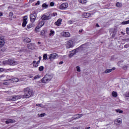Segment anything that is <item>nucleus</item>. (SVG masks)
Segmentation results:
<instances>
[{"label":"nucleus","mask_w":129,"mask_h":129,"mask_svg":"<svg viewBox=\"0 0 129 129\" xmlns=\"http://www.w3.org/2000/svg\"><path fill=\"white\" fill-rule=\"evenodd\" d=\"M3 64L4 65H10L11 66H15V65H17L18 61H16L13 59H9L3 61Z\"/></svg>","instance_id":"nucleus-1"},{"label":"nucleus","mask_w":129,"mask_h":129,"mask_svg":"<svg viewBox=\"0 0 129 129\" xmlns=\"http://www.w3.org/2000/svg\"><path fill=\"white\" fill-rule=\"evenodd\" d=\"M32 91L30 88H27L24 89V95L23 96V98H29L32 96Z\"/></svg>","instance_id":"nucleus-2"},{"label":"nucleus","mask_w":129,"mask_h":129,"mask_svg":"<svg viewBox=\"0 0 129 129\" xmlns=\"http://www.w3.org/2000/svg\"><path fill=\"white\" fill-rule=\"evenodd\" d=\"M36 18H37V11H34L30 15L31 23H34L36 21Z\"/></svg>","instance_id":"nucleus-3"},{"label":"nucleus","mask_w":129,"mask_h":129,"mask_svg":"<svg viewBox=\"0 0 129 129\" xmlns=\"http://www.w3.org/2000/svg\"><path fill=\"white\" fill-rule=\"evenodd\" d=\"M26 76H23L22 79H18L17 78H13L12 79H10V81L12 82H19V81H24L26 79Z\"/></svg>","instance_id":"nucleus-4"},{"label":"nucleus","mask_w":129,"mask_h":129,"mask_svg":"<svg viewBox=\"0 0 129 129\" xmlns=\"http://www.w3.org/2000/svg\"><path fill=\"white\" fill-rule=\"evenodd\" d=\"M50 19H51V15L49 13H46V15H43L41 17L42 21H47V20H50Z\"/></svg>","instance_id":"nucleus-5"},{"label":"nucleus","mask_w":129,"mask_h":129,"mask_svg":"<svg viewBox=\"0 0 129 129\" xmlns=\"http://www.w3.org/2000/svg\"><path fill=\"white\" fill-rule=\"evenodd\" d=\"M21 99V96H13L8 97L9 100L12 101H16V100H18V99Z\"/></svg>","instance_id":"nucleus-6"},{"label":"nucleus","mask_w":129,"mask_h":129,"mask_svg":"<svg viewBox=\"0 0 129 129\" xmlns=\"http://www.w3.org/2000/svg\"><path fill=\"white\" fill-rule=\"evenodd\" d=\"M50 60H54V59H57L59 57L58 54L57 53H52L48 55Z\"/></svg>","instance_id":"nucleus-7"},{"label":"nucleus","mask_w":129,"mask_h":129,"mask_svg":"<svg viewBox=\"0 0 129 129\" xmlns=\"http://www.w3.org/2000/svg\"><path fill=\"white\" fill-rule=\"evenodd\" d=\"M69 6L68 3H63L59 6V10H66Z\"/></svg>","instance_id":"nucleus-8"},{"label":"nucleus","mask_w":129,"mask_h":129,"mask_svg":"<svg viewBox=\"0 0 129 129\" xmlns=\"http://www.w3.org/2000/svg\"><path fill=\"white\" fill-rule=\"evenodd\" d=\"M28 20V17L27 16H24L23 18V22L22 23V27L23 28H25L26 26H27V24H28V21H27Z\"/></svg>","instance_id":"nucleus-9"},{"label":"nucleus","mask_w":129,"mask_h":129,"mask_svg":"<svg viewBox=\"0 0 129 129\" xmlns=\"http://www.w3.org/2000/svg\"><path fill=\"white\" fill-rule=\"evenodd\" d=\"M5 45V37L4 36H1L0 37V48L3 47Z\"/></svg>","instance_id":"nucleus-10"},{"label":"nucleus","mask_w":129,"mask_h":129,"mask_svg":"<svg viewBox=\"0 0 129 129\" xmlns=\"http://www.w3.org/2000/svg\"><path fill=\"white\" fill-rule=\"evenodd\" d=\"M27 47L28 49H30L31 50H34L36 47V45L34 43H30L27 45Z\"/></svg>","instance_id":"nucleus-11"},{"label":"nucleus","mask_w":129,"mask_h":129,"mask_svg":"<svg viewBox=\"0 0 129 129\" xmlns=\"http://www.w3.org/2000/svg\"><path fill=\"white\" fill-rule=\"evenodd\" d=\"M61 36H62V37H70V33L67 31H63L61 33Z\"/></svg>","instance_id":"nucleus-12"},{"label":"nucleus","mask_w":129,"mask_h":129,"mask_svg":"<svg viewBox=\"0 0 129 129\" xmlns=\"http://www.w3.org/2000/svg\"><path fill=\"white\" fill-rule=\"evenodd\" d=\"M77 53V49H74L72 51H70L69 53L70 58H71L72 56H74V55H75V54Z\"/></svg>","instance_id":"nucleus-13"},{"label":"nucleus","mask_w":129,"mask_h":129,"mask_svg":"<svg viewBox=\"0 0 129 129\" xmlns=\"http://www.w3.org/2000/svg\"><path fill=\"white\" fill-rule=\"evenodd\" d=\"M67 48L69 49V48H72L73 47V41L72 40H70L68 42Z\"/></svg>","instance_id":"nucleus-14"},{"label":"nucleus","mask_w":129,"mask_h":129,"mask_svg":"<svg viewBox=\"0 0 129 129\" xmlns=\"http://www.w3.org/2000/svg\"><path fill=\"white\" fill-rule=\"evenodd\" d=\"M61 23H62V19L59 18L57 20L56 22L54 23V25L57 27H59V26L61 25Z\"/></svg>","instance_id":"nucleus-15"},{"label":"nucleus","mask_w":129,"mask_h":129,"mask_svg":"<svg viewBox=\"0 0 129 129\" xmlns=\"http://www.w3.org/2000/svg\"><path fill=\"white\" fill-rule=\"evenodd\" d=\"M122 121V119H121V118H119L115 120L114 123H115V124H117V125L120 124V123H121Z\"/></svg>","instance_id":"nucleus-16"},{"label":"nucleus","mask_w":129,"mask_h":129,"mask_svg":"<svg viewBox=\"0 0 129 129\" xmlns=\"http://www.w3.org/2000/svg\"><path fill=\"white\" fill-rule=\"evenodd\" d=\"M113 70H115V68L107 69L104 72V73H105V74H107L108 73H110V72H112V71H113Z\"/></svg>","instance_id":"nucleus-17"},{"label":"nucleus","mask_w":129,"mask_h":129,"mask_svg":"<svg viewBox=\"0 0 129 129\" xmlns=\"http://www.w3.org/2000/svg\"><path fill=\"white\" fill-rule=\"evenodd\" d=\"M39 64H40V60H38L37 62L36 61V60H34L32 62L33 67H35L36 68H37V67L39 66Z\"/></svg>","instance_id":"nucleus-18"},{"label":"nucleus","mask_w":129,"mask_h":129,"mask_svg":"<svg viewBox=\"0 0 129 129\" xmlns=\"http://www.w3.org/2000/svg\"><path fill=\"white\" fill-rule=\"evenodd\" d=\"M46 78H47V80L48 81H50L53 78V77L54 76L53 74H47L45 75Z\"/></svg>","instance_id":"nucleus-19"},{"label":"nucleus","mask_w":129,"mask_h":129,"mask_svg":"<svg viewBox=\"0 0 129 129\" xmlns=\"http://www.w3.org/2000/svg\"><path fill=\"white\" fill-rule=\"evenodd\" d=\"M41 82L42 83H47V82H49V81L48 79L47 78V77L45 76L43 79H41Z\"/></svg>","instance_id":"nucleus-20"},{"label":"nucleus","mask_w":129,"mask_h":129,"mask_svg":"<svg viewBox=\"0 0 129 129\" xmlns=\"http://www.w3.org/2000/svg\"><path fill=\"white\" fill-rule=\"evenodd\" d=\"M45 25V22L43 21V20H41V21H40V22L39 23L38 25V27L39 28H42V26Z\"/></svg>","instance_id":"nucleus-21"},{"label":"nucleus","mask_w":129,"mask_h":129,"mask_svg":"<svg viewBox=\"0 0 129 129\" xmlns=\"http://www.w3.org/2000/svg\"><path fill=\"white\" fill-rule=\"evenodd\" d=\"M54 35H55V31L53 30H50L49 34V37H53Z\"/></svg>","instance_id":"nucleus-22"},{"label":"nucleus","mask_w":129,"mask_h":129,"mask_svg":"<svg viewBox=\"0 0 129 129\" xmlns=\"http://www.w3.org/2000/svg\"><path fill=\"white\" fill-rule=\"evenodd\" d=\"M45 33V30H41V34H40L41 37H45L46 36V34Z\"/></svg>","instance_id":"nucleus-23"},{"label":"nucleus","mask_w":129,"mask_h":129,"mask_svg":"<svg viewBox=\"0 0 129 129\" xmlns=\"http://www.w3.org/2000/svg\"><path fill=\"white\" fill-rule=\"evenodd\" d=\"M125 98L126 99V100H129V92L125 93Z\"/></svg>","instance_id":"nucleus-24"},{"label":"nucleus","mask_w":129,"mask_h":129,"mask_svg":"<svg viewBox=\"0 0 129 129\" xmlns=\"http://www.w3.org/2000/svg\"><path fill=\"white\" fill-rule=\"evenodd\" d=\"M82 114H77L75 115L74 118L75 119H76V118H80V117H82Z\"/></svg>","instance_id":"nucleus-25"},{"label":"nucleus","mask_w":129,"mask_h":129,"mask_svg":"<svg viewBox=\"0 0 129 129\" xmlns=\"http://www.w3.org/2000/svg\"><path fill=\"white\" fill-rule=\"evenodd\" d=\"M24 42H26V43H30V42H31V39L28 37H26L24 39Z\"/></svg>","instance_id":"nucleus-26"},{"label":"nucleus","mask_w":129,"mask_h":129,"mask_svg":"<svg viewBox=\"0 0 129 129\" xmlns=\"http://www.w3.org/2000/svg\"><path fill=\"white\" fill-rule=\"evenodd\" d=\"M78 2L81 4H86L87 3L86 0H78Z\"/></svg>","instance_id":"nucleus-27"},{"label":"nucleus","mask_w":129,"mask_h":129,"mask_svg":"<svg viewBox=\"0 0 129 129\" xmlns=\"http://www.w3.org/2000/svg\"><path fill=\"white\" fill-rule=\"evenodd\" d=\"M39 78H41V75H37L36 76H35L34 77V79L35 80H37V79H39Z\"/></svg>","instance_id":"nucleus-28"},{"label":"nucleus","mask_w":129,"mask_h":129,"mask_svg":"<svg viewBox=\"0 0 129 129\" xmlns=\"http://www.w3.org/2000/svg\"><path fill=\"white\" fill-rule=\"evenodd\" d=\"M49 15H51V18H52V17H56V16H57V14L56 12L53 13L52 14H50Z\"/></svg>","instance_id":"nucleus-29"},{"label":"nucleus","mask_w":129,"mask_h":129,"mask_svg":"<svg viewBox=\"0 0 129 129\" xmlns=\"http://www.w3.org/2000/svg\"><path fill=\"white\" fill-rule=\"evenodd\" d=\"M75 22V21H74L73 19H72V20H69L68 21V25H72V24L73 23H74Z\"/></svg>","instance_id":"nucleus-30"},{"label":"nucleus","mask_w":129,"mask_h":129,"mask_svg":"<svg viewBox=\"0 0 129 129\" xmlns=\"http://www.w3.org/2000/svg\"><path fill=\"white\" fill-rule=\"evenodd\" d=\"M112 95L113 97H116L117 96V93L115 92V91H113L112 93Z\"/></svg>","instance_id":"nucleus-31"},{"label":"nucleus","mask_w":129,"mask_h":129,"mask_svg":"<svg viewBox=\"0 0 129 129\" xmlns=\"http://www.w3.org/2000/svg\"><path fill=\"white\" fill-rule=\"evenodd\" d=\"M43 60H47V58H48V54H44L43 56Z\"/></svg>","instance_id":"nucleus-32"},{"label":"nucleus","mask_w":129,"mask_h":129,"mask_svg":"<svg viewBox=\"0 0 129 129\" xmlns=\"http://www.w3.org/2000/svg\"><path fill=\"white\" fill-rule=\"evenodd\" d=\"M88 45V43H86L85 44L81 45V47H82V48H88V47H87Z\"/></svg>","instance_id":"nucleus-33"},{"label":"nucleus","mask_w":129,"mask_h":129,"mask_svg":"<svg viewBox=\"0 0 129 129\" xmlns=\"http://www.w3.org/2000/svg\"><path fill=\"white\" fill-rule=\"evenodd\" d=\"M42 8H44V9H47V8H48V5L46 4H43L42 5Z\"/></svg>","instance_id":"nucleus-34"},{"label":"nucleus","mask_w":129,"mask_h":129,"mask_svg":"<svg viewBox=\"0 0 129 129\" xmlns=\"http://www.w3.org/2000/svg\"><path fill=\"white\" fill-rule=\"evenodd\" d=\"M38 70H39V71H40V72L43 71V70H44V67H43V66H40V67L39 68Z\"/></svg>","instance_id":"nucleus-35"},{"label":"nucleus","mask_w":129,"mask_h":129,"mask_svg":"<svg viewBox=\"0 0 129 129\" xmlns=\"http://www.w3.org/2000/svg\"><path fill=\"white\" fill-rule=\"evenodd\" d=\"M116 112H118V113H122V112H123V111L120 109H116Z\"/></svg>","instance_id":"nucleus-36"},{"label":"nucleus","mask_w":129,"mask_h":129,"mask_svg":"<svg viewBox=\"0 0 129 129\" xmlns=\"http://www.w3.org/2000/svg\"><path fill=\"white\" fill-rule=\"evenodd\" d=\"M11 122H13V120L9 119L6 121V123H7V124H9V123H10Z\"/></svg>","instance_id":"nucleus-37"},{"label":"nucleus","mask_w":129,"mask_h":129,"mask_svg":"<svg viewBox=\"0 0 129 129\" xmlns=\"http://www.w3.org/2000/svg\"><path fill=\"white\" fill-rule=\"evenodd\" d=\"M116 7H117L118 8H119V7H121V3H119V2H117V3L116 4Z\"/></svg>","instance_id":"nucleus-38"},{"label":"nucleus","mask_w":129,"mask_h":129,"mask_svg":"<svg viewBox=\"0 0 129 129\" xmlns=\"http://www.w3.org/2000/svg\"><path fill=\"white\" fill-rule=\"evenodd\" d=\"M129 68V64H126L123 67V69H124L125 70V69H127V68Z\"/></svg>","instance_id":"nucleus-39"},{"label":"nucleus","mask_w":129,"mask_h":129,"mask_svg":"<svg viewBox=\"0 0 129 129\" xmlns=\"http://www.w3.org/2000/svg\"><path fill=\"white\" fill-rule=\"evenodd\" d=\"M5 77H6V75H0V80L3 79V78H5Z\"/></svg>","instance_id":"nucleus-40"},{"label":"nucleus","mask_w":129,"mask_h":129,"mask_svg":"<svg viewBox=\"0 0 129 129\" xmlns=\"http://www.w3.org/2000/svg\"><path fill=\"white\" fill-rule=\"evenodd\" d=\"M76 69L78 72H80L81 70H80V67L79 66L76 67Z\"/></svg>","instance_id":"nucleus-41"},{"label":"nucleus","mask_w":129,"mask_h":129,"mask_svg":"<svg viewBox=\"0 0 129 129\" xmlns=\"http://www.w3.org/2000/svg\"><path fill=\"white\" fill-rule=\"evenodd\" d=\"M33 27V25L32 24H28L27 25L28 29H31V28Z\"/></svg>","instance_id":"nucleus-42"},{"label":"nucleus","mask_w":129,"mask_h":129,"mask_svg":"<svg viewBox=\"0 0 129 129\" xmlns=\"http://www.w3.org/2000/svg\"><path fill=\"white\" fill-rule=\"evenodd\" d=\"M36 105V106H39V107H44V106L41 104H37Z\"/></svg>","instance_id":"nucleus-43"},{"label":"nucleus","mask_w":129,"mask_h":129,"mask_svg":"<svg viewBox=\"0 0 129 129\" xmlns=\"http://www.w3.org/2000/svg\"><path fill=\"white\" fill-rule=\"evenodd\" d=\"M126 34H127V35H129V28H128V27H127L126 28Z\"/></svg>","instance_id":"nucleus-44"},{"label":"nucleus","mask_w":129,"mask_h":129,"mask_svg":"<svg viewBox=\"0 0 129 129\" xmlns=\"http://www.w3.org/2000/svg\"><path fill=\"white\" fill-rule=\"evenodd\" d=\"M4 85H9L10 84V83L9 82H5L3 83Z\"/></svg>","instance_id":"nucleus-45"},{"label":"nucleus","mask_w":129,"mask_h":129,"mask_svg":"<svg viewBox=\"0 0 129 129\" xmlns=\"http://www.w3.org/2000/svg\"><path fill=\"white\" fill-rule=\"evenodd\" d=\"M45 115H46V114H45V113H42V114H41L40 115V117H43V116H45Z\"/></svg>","instance_id":"nucleus-46"},{"label":"nucleus","mask_w":129,"mask_h":129,"mask_svg":"<svg viewBox=\"0 0 129 129\" xmlns=\"http://www.w3.org/2000/svg\"><path fill=\"white\" fill-rule=\"evenodd\" d=\"M54 3L53 2H51L50 4V7H54Z\"/></svg>","instance_id":"nucleus-47"},{"label":"nucleus","mask_w":129,"mask_h":129,"mask_svg":"<svg viewBox=\"0 0 129 129\" xmlns=\"http://www.w3.org/2000/svg\"><path fill=\"white\" fill-rule=\"evenodd\" d=\"M10 17H13V12H11L10 13Z\"/></svg>","instance_id":"nucleus-48"},{"label":"nucleus","mask_w":129,"mask_h":129,"mask_svg":"<svg viewBox=\"0 0 129 129\" xmlns=\"http://www.w3.org/2000/svg\"><path fill=\"white\" fill-rule=\"evenodd\" d=\"M39 60L38 61H39V62H41V59H42V57L41 56H39Z\"/></svg>","instance_id":"nucleus-49"},{"label":"nucleus","mask_w":129,"mask_h":129,"mask_svg":"<svg viewBox=\"0 0 129 129\" xmlns=\"http://www.w3.org/2000/svg\"><path fill=\"white\" fill-rule=\"evenodd\" d=\"M4 71V69L3 68H0V73L3 72Z\"/></svg>","instance_id":"nucleus-50"},{"label":"nucleus","mask_w":129,"mask_h":129,"mask_svg":"<svg viewBox=\"0 0 129 129\" xmlns=\"http://www.w3.org/2000/svg\"><path fill=\"white\" fill-rule=\"evenodd\" d=\"M129 45L128 44H126L124 45V47L125 48H127V47H128Z\"/></svg>","instance_id":"nucleus-51"},{"label":"nucleus","mask_w":129,"mask_h":129,"mask_svg":"<svg viewBox=\"0 0 129 129\" xmlns=\"http://www.w3.org/2000/svg\"><path fill=\"white\" fill-rule=\"evenodd\" d=\"M120 63H121V61H119L118 62V65H119V66L121 67V66L120 65Z\"/></svg>","instance_id":"nucleus-52"},{"label":"nucleus","mask_w":129,"mask_h":129,"mask_svg":"<svg viewBox=\"0 0 129 129\" xmlns=\"http://www.w3.org/2000/svg\"><path fill=\"white\" fill-rule=\"evenodd\" d=\"M36 5H40V1H38L37 3H36Z\"/></svg>","instance_id":"nucleus-53"},{"label":"nucleus","mask_w":129,"mask_h":129,"mask_svg":"<svg viewBox=\"0 0 129 129\" xmlns=\"http://www.w3.org/2000/svg\"><path fill=\"white\" fill-rule=\"evenodd\" d=\"M1 51H2V52H5V51H6V49H1Z\"/></svg>","instance_id":"nucleus-54"},{"label":"nucleus","mask_w":129,"mask_h":129,"mask_svg":"<svg viewBox=\"0 0 129 129\" xmlns=\"http://www.w3.org/2000/svg\"><path fill=\"white\" fill-rule=\"evenodd\" d=\"M96 27H97L98 28L99 27V25H98V24H97L96 25Z\"/></svg>","instance_id":"nucleus-55"},{"label":"nucleus","mask_w":129,"mask_h":129,"mask_svg":"<svg viewBox=\"0 0 129 129\" xmlns=\"http://www.w3.org/2000/svg\"><path fill=\"white\" fill-rule=\"evenodd\" d=\"M59 64H63V61H60L59 62Z\"/></svg>","instance_id":"nucleus-56"},{"label":"nucleus","mask_w":129,"mask_h":129,"mask_svg":"<svg viewBox=\"0 0 129 129\" xmlns=\"http://www.w3.org/2000/svg\"><path fill=\"white\" fill-rule=\"evenodd\" d=\"M90 127H86L85 129H90Z\"/></svg>","instance_id":"nucleus-57"},{"label":"nucleus","mask_w":129,"mask_h":129,"mask_svg":"<svg viewBox=\"0 0 129 129\" xmlns=\"http://www.w3.org/2000/svg\"><path fill=\"white\" fill-rule=\"evenodd\" d=\"M29 78H32L33 76H29Z\"/></svg>","instance_id":"nucleus-58"},{"label":"nucleus","mask_w":129,"mask_h":129,"mask_svg":"<svg viewBox=\"0 0 129 129\" xmlns=\"http://www.w3.org/2000/svg\"><path fill=\"white\" fill-rule=\"evenodd\" d=\"M2 16H3V13L0 12V17H2Z\"/></svg>","instance_id":"nucleus-59"},{"label":"nucleus","mask_w":129,"mask_h":129,"mask_svg":"<svg viewBox=\"0 0 129 129\" xmlns=\"http://www.w3.org/2000/svg\"><path fill=\"white\" fill-rule=\"evenodd\" d=\"M29 2H30V3H32V2H34V0H30Z\"/></svg>","instance_id":"nucleus-60"},{"label":"nucleus","mask_w":129,"mask_h":129,"mask_svg":"<svg viewBox=\"0 0 129 129\" xmlns=\"http://www.w3.org/2000/svg\"><path fill=\"white\" fill-rule=\"evenodd\" d=\"M38 45H41V42H38Z\"/></svg>","instance_id":"nucleus-61"},{"label":"nucleus","mask_w":129,"mask_h":129,"mask_svg":"<svg viewBox=\"0 0 129 129\" xmlns=\"http://www.w3.org/2000/svg\"><path fill=\"white\" fill-rule=\"evenodd\" d=\"M87 15H88V16H90V13H87Z\"/></svg>","instance_id":"nucleus-62"},{"label":"nucleus","mask_w":129,"mask_h":129,"mask_svg":"<svg viewBox=\"0 0 129 129\" xmlns=\"http://www.w3.org/2000/svg\"><path fill=\"white\" fill-rule=\"evenodd\" d=\"M9 71H11V70H12V69H10L8 70Z\"/></svg>","instance_id":"nucleus-63"},{"label":"nucleus","mask_w":129,"mask_h":129,"mask_svg":"<svg viewBox=\"0 0 129 129\" xmlns=\"http://www.w3.org/2000/svg\"><path fill=\"white\" fill-rule=\"evenodd\" d=\"M81 32H82V31L79 30V33H81Z\"/></svg>","instance_id":"nucleus-64"}]
</instances>
